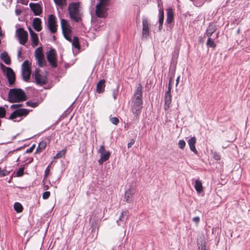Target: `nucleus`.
<instances>
[{"label": "nucleus", "mask_w": 250, "mask_h": 250, "mask_svg": "<svg viewBox=\"0 0 250 250\" xmlns=\"http://www.w3.org/2000/svg\"><path fill=\"white\" fill-rule=\"evenodd\" d=\"M135 140L134 139H131V142L127 144L128 148H130L134 144Z\"/></svg>", "instance_id": "52"}, {"label": "nucleus", "mask_w": 250, "mask_h": 250, "mask_svg": "<svg viewBox=\"0 0 250 250\" xmlns=\"http://www.w3.org/2000/svg\"><path fill=\"white\" fill-rule=\"evenodd\" d=\"M50 172V165H49L45 170L44 171V176L45 177H47L49 174Z\"/></svg>", "instance_id": "49"}, {"label": "nucleus", "mask_w": 250, "mask_h": 250, "mask_svg": "<svg viewBox=\"0 0 250 250\" xmlns=\"http://www.w3.org/2000/svg\"><path fill=\"white\" fill-rule=\"evenodd\" d=\"M79 3H70L68 6V12L70 18L75 22H78L81 20L79 13Z\"/></svg>", "instance_id": "4"}, {"label": "nucleus", "mask_w": 250, "mask_h": 250, "mask_svg": "<svg viewBox=\"0 0 250 250\" xmlns=\"http://www.w3.org/2000/svg\"><path fill=\"white\" fill-rule=\"evenodd\" d=\"M31 111L25 108H18L11 114L8 119L13 120L19 117H26Z\"/></svg>", "instance_id": "7"}, {"label": "nucleus", "mask_w": 250, "mask_h": 250, "mask_svg": "<svg viewBox=\"0 0 250 250\" xmlns=\"http://www.w3.org/2000/svg\"><path fill=\"white\" fill-rule=\"evenodd\" d=\"M61 24L63 34L71 33V27L66 20L62 19Z\"/></svg>", "instance_id": "14"}, {"label": "nucleus", "mask_w": 250, "mask_h": 250, "mask_svg": "<svg viewBox=\"0 0 250 250\" xmlns=\"http://www.w3.org/2000/svg\"><path fill=\"white\" fill-rule=\"evenodd\" d=\"M46 146V143L45 141H41L36 149V153H39L42 151Z\"/></svg>", "instance_id": "28"}, {"label": "nucleus", "mask_w": 250, "mask_h": 250, "mask_svg": "<svg viewBox=\"0 0 250 250\" xmlns=\"http://www.w3.org/2000/svg\"><path fill=\"white\" fill-rule=\"evenodd\" d=\"M22 70H31L28 61H25L22 64Z\"/></svg>", "instance_id": "36"}, {"label": "nucleus", "mask_w": 250, "mask_h": 250, "mask_svg": "<svg viewBox=\"0 0 250 250\" xmlns=\"http://www.w3.org/2000/svg\"><path fill=\"white\" fill-rule=\"evenodd\" d=\"M23 105L22 104H12L11 106V108H19Z\"/></svg>", "instance_id": "50"}, {"label": "nucleus", "mask_w": 250, "mask_h": 250, "mask_svg": "<svg viewBox=\"0 0 250 250\" xmlns=\"http://www.w3.org/2000/svg\"><path fill=\"white\" fill-rule=\"evenodd\" d=\"M110 121L114 125H117L119 122V119L116 117H112L110 119Z\"/></svg>", "instance_id": "41"}, {"label": "nucleus", "mask_w": 250, "mask_h": 250, "mask_svg": "<svg viewBox=\"0 0 250 250\" xmlns=\"http://www.w3.org/2000/svg\"><path fill=\"white\" fill-rule=\"evenodd\" d=\"M142 95L143 87L139 83L137 85L132 98L131 111L135 117L140 114L143 107Z\"/></svg>", "instance_id": "1"}, {"label": "nucleus", "mask_w": 250, "mask_h": 250, "mask_svg": "<svg viewBox=\"0 0 250 250\" xmlns=\"http://www.w3.org/2000/svg\"><path fill=\"white\" fill-rule=\"evenodd\" d=\"M0 67L3 72L5 73L9 85H13L15 82V74L12 69L10 67H6L1 62L0 63Z\"/></svg>", "instance_id": "5"}, {"label": "nucleus", "mask_w": 250, "mask_h": 250, "mask_svg": "<svg viewBox=\"0 0 250 250\" xmlns=\"http://www.w3.org/2000/svg\"><path fill=\"white\" fill-rule=\"evenodd\" d=\"M35 79L37 84L40 85L45 84L47 83L46 77L41 75L39 70L37 69H36L35 71Z\"/></svg>", "instance_id": "11"}, {"label": "nucleus", "mask_w": 250, "mask_h": 250, "mask_svg": "<svg viewBox=\"0 0 250 250\" xmlns=\"http://www.w3.org/2000/svg\"><path fill=\"white\" fill-rule=\"evenodd\" d=\"M16 34L20 44L24 45L28 40V33L23 28L20 27L16 30Z\"/></svg>", "instance_id": "9"}, {"label": "nucleus", "mask_w": 250, "mask_h": 250, "mask_svg": "<svg viewBox=\"0 0 250 250\" xmlns=\"http://www.w3.org/2000/svg\"><path fill=\"white\" fill-rule=\"evenodd\" d=\"M29 7L35 16H39L42 13V8L39 3H30Z\"/></svg>", "instance_id": "12"}, {"label": "nucleus", "mask_w": 250, "mask_h": 250, "mask_svg": "<svg viewBox=\"0 0 250 250\" xmlns=\"http://www.w3.org/2000/svg\"><path fill=\"white\" fill-rule=\"evenodd\" d=\"M70 34L71 33H64V34H63V36L65 38V39L66 40H67V41H68L69 42H72V39H71V36H70Z\"/></svg>", "instance_id": "43"}, {"label": "nucleus", "mask_w": 250, "mask_h": 250, "mask_svg": "<svg viewBox=\"0 0 250 250\" xmlns=\"http://www.w3.org/2000/svg\"><path fill=\"white\" fill-rule=\"evenodd\" d=\"M134 193V190L132 188H129L126 190L125 194L124 199L128 203L132 201L133 195Z\"/></svg>", "instance_id": "17"}, {"label": "nucleus", "mask_w": 250, "mask_h": 250, "mask_svg": "<svg viewBox=\"0 0 250 250\" xmlns=\"http://www.w3.org/2000/svg\"><path fill=\"white\" fill-rule=\"evenodd\" d=\"M216 160H220V157L219 155H217L216 156L214 157Z\"/></svg>", "instance_id": "58"}, {"label": "nucleus", "mask_w": 250, "mask_h": 250, "mask_svg": "<svg viewBox=\"0 0 250 250\" xmlns=\"http://www.w3.org/2000/svg\"><path fill=\"white\" fill-rule=\"evenodd\" d=\"M7 175V171L5 170H1L0 167V176H4Z\"/></svg>", "instance_id": "47"}, {"label": "nucleus", "mask_w": 250, "mask_h": 250, "mask_svg": "<svg viewBox=\"0 0 250 250\" xmlns=\"http://www.w3.org/2000/svg\"><path fill=\"white\" fill-rule=\"evenodd\" d=\"M143 37H147L149 35V23L146 18L143 19Z\"/></svg>", "instance_id": "15"}, {"label": "nucleus", "mask_w": 250, "mask_h": 250, "mask_svg": "<svg viewBox=\"0 0 250 250\" xmlns=\"http://www.w3.org/2000/svg\"><path fill=\"white\" fill-rule=\"evenodd\" d=\"M28 29L31 36L32 46L33 47L36 46L39 43L38 35L30 27H29Z\"/></svg>", "instance_id": "16"}, {"label": "nucleus", "mask_w": 250, "mask_h": 250, "mask_svg": "<svg viewBox=\"0 0 250 250\" xmlns=\"http://www.w3.org/2000/svg\"><path fill=\"white\" fill-rule=\"evenodd\" d=\"M192 221L197 224H198L200 221V218L198 216L194 217L192 219Z\"/></svg>", "instance_id": "51"}, {"label": "nucleus", "mask_w": 250, "mask_h": 250, "mask_svg": "<svg viewBox=\"0 0 250 250\" xmlns=\"http://www.w3.org/2000/svg\"><path fill=\"white\" fill-rule=\"evenodd\" d=\"M32 25L34 29L38 32L41 31L42 29V21L39 18H35L33 19Z\"/></svg>", "instance_id": "19"}, {"label": "nucleus", "mask_w": 250, "mask_h": 250, "mask_svg": "<svg viewBox=\"0 0 250 250\" xmlns=\"http://www.w3.org/2000/svg\"><path fill=\"white\" fill-rule=\"evenodd\" d=\"M162 27H163V23H159V29L160 30H161L162 29Z\"/></svg>", "instance_id": "56"}, {"label": "nucleus", "mask_w": 250, "mask_h": 250, "mask_svg": "<svg viewBox=\"0 0 250 250\" xmlns=\"http://www.w3.org/2000/svg\"><path fill=\"white\" fill-rule=\"evenodd\" d=\"M24 167H21L17 172L16 175L18 177H21L23 175Z\"/></svg>", "instance_id": "39"}, {"label": "nucleus", "mask_w": 250, "mask_h": 250, "mask_svg": "<svg viewBox=\"0 0 250 250\" xmlns=\"http://www.w3.org/2000/svg\"><path fill=\"white\" fill-rule=\"evenodd\" d=\"M35 56L38 61L39 66L43 67L45 65L46 62L44 58V55L42 53V48L38 47L35 51Z\"/></svg>", "instance_id": "10"}, {"label": "nucleus", "mask_w": 250, "mask_h": 250, "mask_svg": "<svg viewBox=\"0 0 250 250\" xmlns=\"http://www.w3.org/2000/svg\"><path fill=\"white\" fill-rule=\"evenodd\" d=\"M31 75V70H22V76L23 80L28 82Z\"/></svg>", "instance_id": "27"}, {"label": "nucleus", "mask_w": 250, "mask_h": 250, "mask_svg": "<svg viewBox=\"0 0 250 250\" xmlns=\"http://www.w3.org/2000/svg\"><path fill=\"white\" fill-rule=\"evenodd\" d=\"M21 50H19L18 52V57L20 58L21 57Z\"/></svg>", "instance_id": "53"}, {"label": "nucleus", "mask_w": 250, "mask_h": 250, "mask_svg": "<svg viewBox=\"0 0 250 250\" xmlns=\"http://www.w3.org/2000/svg\"><path fill=\"white\" fill-rule=\"evenodd\" d=\"M66 152V149L63 148L62 150L60 151L55 156H54V159L61 158L65 156V154Z\"/></svg>", "instance_id": "31"}, {"label": "nucleus", "mask_w": 250, "mask_h": 250, "mask_svg": "<svg viewBox=\"0 0 250 250\" xmlns=\"http://www.w3.org/2000/svg\"><path fill=\"white\" fill-rule=\"evenodd\" d=\"M164 109L165 111L167 110L171 104L172 96L171 93L166 92L164 96Z\"/></svg>", "instance_id": "13"}, {"label": "nucleus", "mask_w": 250, "mask_h": 250, "mask_svg": "<svg viewBox=\"0 0 250 250\" xmlns=\"http://www.w3.org/2000/svg\"><path fill=\"white\" fill-rule=\"evenodd\" d=\"M35 147V145H33L29 148L27 149L26 150V152L27 153H31L33 151V149H34Z\"/></svg>", "instance_id": "48"}, {"label": "nucleus", "mask_w": 250, "mask_h": 250, "mask_svg": "<svg viewBox=\"0 0 250 250\" xmlns=\"http://www.w3.org/2000/svg\"><path fill=\"white\" fill-rule=\"evenodd\" d=\"M53 40H56V37H55V36H53Z\"/></svg>", "instance_id": "59"}, {"label": "nucleus", "mask_w": 250, "mask_h": 250, "mask_svg": "<svg viewBox=\"0 0 250 250\" xmlns=\"http://www.w3.org/2000/svg\"><path fill=\"white\" fill-rule=\"evenodd\" d=\"M50 195V193L49 191H45L42 195V198L44 199H48Z\"/></svg>", "instance_id": "45"}, {"label": "nucleus", "mask_w": 250, "mask_h": 250, "mask_svg": "<svg viewBox=\"0 0 250 250\" xmlns=\"http://www.w3.org/2000/svg\"><path fill=\"white\" fill-rule=\"evenodd\" d=\"M0 57L6 64L9 65L11 64V60L7 52L4 51L1 53Z\"/></svg>", "instance_id": "24"}, {"label": "nucleus", "mask_w": 250, "mask_h": 250, "mask_svg": "<svg viewBox=\"0 0 250 250\" xmlns=\"http://www.w3.org/2000/svg\"><path fill=\"white\" fill-rule=\"evenodd\" d=\"M174 82V78L173 77H171L169 80L168 85V89L166 92L171 93V88L172 83Z\"/></svg>", "instance_id": "37"}, {"label": "nucleus", "mask_w": 250, "mask_h": 250, "mask_svg": "<svg viewBox=\"0 0 250 250\" xmlns=\"http://www.w3.org/2000/svg\"><path fill=\"white\" fill-rule=\"evenodd\" d=\"M180 77H178L176 79V85L177 86L179 82Z\"/></svg>", "instance_id": "55"}, {"label": "nucleus", "mask_w": 250, "mask_h": 250, "mask_svg": "<svg viewBox=\"0 0 250 250\" xmlns=\"http://www.w3.org/2000/svg\"><path fill=\"white\" fill-rule=\"evenodd\" d=\"M14 208L15 210L17 213L21 212L23 210V207L21 204L19 202H16L14 205Z\"/></svg>", "instance_id": "29"}, {"label": "nucleus", "mask_w": 250, "mask_h": 250, "mask_svg": "<svg viewBox=\"0 0 250 250\" xmlns=\"http://www.w3.org/2000/svg\"><path fill=\"white\" fill-rule=\"evenodd\" d=\"M40 103L39 102H34L31 100H29L26 102V104L27 106H31L33 108H35L39 105Z\"/></svg>", "instance_id": "34"}, {"label": "nucleus", "mask_w": 250, "mask_h": 250, "mask_svg": "<svg viewBox=\"0 0 250 250\" xmlns=\"http://www.w3.org/2000/svg\"><path fill=\"white\" fill-rule=\"evenodd\" d=\"M198 250H206L205 243L202 242L201 244H198Z\"/></svg>", "instance_id": "42"}, {"label": "nucleus", "mask_w": 250, "mask_h": 250, "mask_svg": "<svg viewBox=\"0 0 250 250\" xmlns=\"http://www.w3.org/2000/svg\"><path fill=\"white\" fill-rule=\"evenodd\" d=\"M16 13L17 15H19L21 13V11L19 10H16Z\"/></svg>", "instance_id": "57"}, {"label": "nucleus", "mask_w": 250, "mask_h": 250, "mask_svg": "<svg viewBox=\"0 0 250 250\" xmlns=\"http://www.w3.org/2000/svg\"><path fill=\"white\" fill-rule=\"evenodd\" d=\"M174 18V14L173 10L171 8L169 7L167 10V22L168 24L171 23Z\"/></svg>", "instance_id": "22"}, {"label": "nucleus", "mask_w": 250, "mask_h": 250, "mask_svg": "<svg viewBox=\"0 0 250 250\" xmlns=\"http://www.w3.org/2000/svg\"><path fill=\"white\" fill-rule=\"evenodd\" d=\"M207 45L208 47L215 48L216 45L215 43L214 42L213 40H212L210 37H208L207 42Z\"/></svg>", "instance_id": "33"}, {"label": "nucleus", "mask_w": 250, "mask_h": 250, "mask_svg": "<svg viewBox=\"0 0 250 250\" xmlns=\"http://www.w3.org/2000/svg\"><path fill=\"white\" fill-rule=\"evenodd\" d=\"M196 142V139L195 137H191L188 141V143L189 145L190 150L194 152L195 154H197L198 153V151L196 150L195 146Z\"/></svg>", "instance_id": "18"}, {"label": "nucleus", "mask_w": 250, "mask_h": 250, "mask_svg": "<svg viewBox=\"0 0 250 250\" xmlns=\"http://www.w3.org/2000/svg\"><path fill=\"white\" fill-rule=\"evenodd\" d=\"M216 27L213 24H210L206 30L205 35L210 37L212 34L216 31Z\"/></svg>", "instance_id": "26"}, {"label": "nucleus", "mask_w": 250, "mask_h": 250, "mask_svg": "<svg viewBox=\"0 0 250 250\" xmlns=\"http://www.w3.org/2000/svg\"><path fill=\"white\" fill-rule=\"evenodd\" d=\"M48 27L52 34L55 33L57 31V19L54 15H50L48 18Z\"/></svg>", "instance_id": "8"}, {"label": "nucleus", "mask_w": 250, "mask_h": 250, "mask_svg": "<svg viewBox=\"0 0 250 250\" xmlns=\"http://www.w3.org/2000/svg\"><path fill=\"white\" fill-rule=\"evenodd\" d=\"M27 99L25 92L21 88H12L9 91L8 100L10 103L21 102Z\"/></svg>", "instance_id": "2"}, {"label": "nucleus", "mask_w": 250, "mask_h": 250, "mask_svg": "<svg viewBox=\"0 0 250 250\" xmlns=\"http://www.w3.org/2000/svg\"><path fill=\"white\" fill-rule=\"evenodd\" d=\"M118 94V90L117 88H115L112 90V96L114 99H116Z\"/></svg>", "instance_id": "44"}, {"label": "nucleus", "mask_w": 250, "mask_h": 250, "mask_svg": "<svg viewBox=\"0 0 250 250\" xmlns=\"http://www.w3.org/2000/svg\"><path fill=\"white\" fill-rule=\"evenodd\" d=\"M106 152L105 149V147L104 145H102L100 146L99 149L98 150V152L100 154Z\"/></svg>", "instance_id": "46"}, {"label": "nucleus", "mask_w": 250, "mask_h": 250, "mask_svg": "<svg viewBox=\"0 0 250 250\" xmlns=\"http://www.w3.org/2000/svg\"><path fill=\"white\" fill-rule=\"evenodd\" d=\"M186 146V142L183 140H180L178 143L179 147L181 149H183Z\"/></svg>", "instance_id": "40"}, {"label": "nucleus", "mask_w": 250, "mask_h": 250, "mask_svg": "<svg viewBox=\"0 0 250 250\" xmlns=\"http://www.w3.org/2000/svg\"><path fill=\"white\" fill-rule=\"evenodd\" d=\"M6 113L5 109L2 106H0V118H4L6 115Z\"/></svg>", "instance_id": "38"}, {"label": "nucleus", "mask_w": 250, "mask_h": 250, "mask_svg": "<svg viewBox=\"0 0 250 250\" xmlns=\"http://www.w3.org/2000/svg\"><path fill=\"white\" fill-rule=\"evenodd\" d=\"M159 23H163L164 18V13L163 8H160L159 9Z\"/></svg>", "instance_id": "35"}, {"label": "nucleus", "mask_w": 250, "mask_h": 250, "mask_svg": "<svg viewBox=\"0 0 250 250\" xmlns=\"http://www.w3.org/2000/svg\"><path fill=\"white\" fill-rule=\"evenodd\" d=\"M105 81L104 79L101 80L97 84L96 91L98 93H102L104 91L105 86Z\"/></svg>", "instance_id": "20"}, {"label": "nucleus", "mask_w": 250, "mask_h": 250, "mask_svg": "<svg viewBox=\"0 0 250 250\" xmlns=\"http://www.w3.org/2000/svg\"><path fill=\"white\" fill-rule=\"evenodd\" d=\"M110 0H100L95 7V15L100 18H105L108 15L107 11Z\"/></svg>", "instance_id": "3"}, {"label": "nucleus", "mask_w": 250, "mask_h": 250, "mask_svg": "<svg viewBox=\"0 0 250 250\" xmlns=\"http://www.w3.org/2000/svg\"><path fill=\"white\" fill-rule=\"evenodd\" d=\"M128 216V211L127 210H123L121 213L119 220H117L118 225H121V222H124Z\"/></svg>", "instance_id": "21"}, {"label": "nucleus", "mask_w": 250, "mask_h": 250, "mask_svg": "<svg viewBox=\"0 0 250 250\" xmlns=\"http://www.w3.org/2000/svg\"><path fill=\"white\" fill-rule=\"evenodd\" d=\"M56 56V51L54 49H51L46 53L47 60L53 68H56L57 66Z\"/></svg>", "instance_id": "6"}, {"label": "nucleus", "mask_w": 250, "mask_h": 250, "mask_svg": "<svg viewBox=\"0 0 250 250\" xmlns=\"http://www.w3.org/2000/svg\"><path fill=\"white\" fill-rule=\"evenodd\" d=\"M55 4L62 9L66 5V0H54Z\"/></svg>", "instance_id": "32"}, {"label": "nucleus", "mask_w": 250, "mask_h": 250, "mask_svg": "<svg viewBox=\"0 0 250 250\" xmlns=\"http://www.w3.org/2000/svg\"><path fill=\"white\" fill-rule=\"evenodd\" d=\"M110 153L109 151H106L104 153L101 154V157L98 160V163L100 165L103 164L104 162L106 161L109 158Z\"/></svg>", "instance_id": "23"}, {"label": "nucleus", "mask_w": 250, "mask_h": 250, "mask_svg": "<svg viewBox=\"0 0 250 250\" xmlns=\"http://www.w3.org/2000/svg\"><path fill=\"white\" fill-rule=\"evenodd\" d=\"M71 42L73 47H74L75 48H80L79 40L78 37H74L73 39L72 40Z\"/></svg>", "instance_id": "30"}, {"label": "nucleus", "mask_w": 250, "mask_h": 250, "mask_svg": "<svg viewBox=\"0 0 250 250\" xmlns=\"http://www.w3.org/2000/svg\"><path fill=\"white\" fill-rule=\"evenodd\" d=\"M194 188L198 193H200L203 191L202 184L199 179L195 180Z\"/></svg>", "instance_id": "25"}, {"label": "nucleus", "mask_w": 250, "mask_h": 250, "mask_svg": "<svg viewBox=\"0 0 250 250\" xmlns=\"http://www.w3.org/2000/svg\"><path fill=\"white\" fill-rule=\"evenodd\" d=\"M4 36V34L2 32L1 27L0 26V37H2Z\"/></svg>", "instance_id": "54"}]
</instances>
